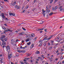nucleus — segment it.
I'll return each instance as SVG.
<instances>
[{
    "label": "nucleus",
    "instance_id": "nucleus-1",
    "mask_svg": "<svg viewBox=\"0 0 64 64\" xmlns=\"http://www.w3.org/2000/svg\"><path fill=\"white\" fill-rule=\"evenodd\" d=\"M4 14L3 13H2L0 14V16H1L3 18V19H5V16H4Z\"/></svg>",
    "mask_w": 64,
    "mask_h": 64
},
{
    "label": "nucleus",
    "instance_id": "nucleus-2",
    "mask_svg": "<svg viewBox=\"0 0 64 64\" xmlns=\"http://www.w3.org/2000/svg\"><path fill=\"white\" fill-rule=\"evenodd\" d=\"M15 7L16 9H17V10H18V9H19L20 8V6H19L17 5L15 6Z\"/></svg>",
    "mask_w": 64,
    "mask_h": 64
},
{
    "label": "nucleus",
    "instance_id": "nucleus-3",
    "mask_svg": "<svg viewBox=\"0 0 64 64\" xmlns=\"http://www.w3.org/2000/svg\"><path fill=\"white\" fill-rule=\"evenodd\" d=\"M43 14V16L44 17L45 16V15H46L47 17L48 16V15H49V14L47 12L45 14Z\"/></svg>",
    "mask_w": 64,
    "mask_h": 64
},
{
    "label": "nucleus",
    "instance_id": "nucleus-4",
    "mask_svg": "<svg viewBox=\"0 0 64 64\" xmlns=\"http://www.w3.org/2000/svg\"><path fill=\"white\" fill-rule=\"evenodd\" d=\"M9 14L10 16L11 15H12V16H15V14L13 13H12L11 12H10Z\"/></svg>",
    "mask_w": 64,
    "mask_h": 64
},
{
    "label": "nucleus",
    "instance_id": "nucleus-5",
    "mask_svg": "<svg viewBox=\"0 0 64 64\" xmlns=\"http://www.w3.org/2000/svg\"><path fill=\"white\" fill-rule=\"evenodd\" d=\"M7 51H8V50H10V46H7V47L6 48Z\"/></svg>",
    "mask_w": 64,
    "mask_h": 64
},
{
    "label": "nucleus",
    "instance_id": "nucleus-6",
    "mask_svg": "<svg viewBox=\"0 0 64 64\" xmlns=\"http://www.w3.org/2000/svg\"><path fill=\"white\" fill-rule=\"evenodd\" d=\"M2 37H1L0 38V39L1 40V39H3L4 38H5V36L4 35H3L2 36Z\"/></svg>",
    "mask_w": 64,
    "mask_h": 64
},
{
    "label": "nucleus",
    "instance_id": "nucleus-7",
    "mask_svg": "<svg viewBox=\"0 0 64 64\" xmlns=\"http://www.w3.org/2000/svg\"><path fill=\"white\" fill-rule=\"evenodd\" d=\"M46 12H49L50 11V10L49 9V8H46Z\"/></svg>",
    "mask_w": 64,
    "mask_h": 64
},
{
    "label": "nucleus",
    "instance_id": "nucleus-8",
    "mask_svg": "<svg viewBox=\"0 0 64 64\" xmlns=\"http://www.w3.org/2000/svg\"><path fill=\"white\" fill-rule=\"evenodd\" d=\"M62 6H61L58 8V9H60V11H62V9H63V8H62Z\"/></svg>",
    "mask_w": 64,
    "mask_h": 64
},
{
    "label": "nucleus",
    "instance_id": "nucleus-9",
    "mask_svg": "<svg viewBox=\"0 0 64 64\" xmlns=\"http://www.w3.org/2000/svg\"><path fill=\"white\" fill-rule=\"evenodd\" d=\"M13 42H14V40H13V39H12L11 40V44L13 45Z\"/></svg>",
    "mask_w": 64,
    "mask_h": 64
},
{
    "label": "nucleus",
    "instance_id": "nucleus-10",
    "mask_svg": "<svg viewBox=\"0 0 64 64\" xmlns=\"http://www.w3.org/2000/svg\"><path fill=\"white\" fill-rule=\"evenodd\" d=\"M16 2H15L12 4V6H15V5L16 4Z\"/></svg>",
    "mask_w": 64,
    "mask_h": 64
},
{
    "label": "nucleus",
    "instance_id": "nucleus-11",
    "mask_svg": "<svg viewBox=\"0 0 64 64\" xmlns=\"http://www.w3.org/2000/svg\"><path fill=\"white\" fill-rule=\"evenodd\" d=\"M11 55H12L11 54L8 55V59H10V58H11Z\"/></svg>",
    "mask_w": 64,
    "mask_h": 64
},
{
    "label": "nucleus",
    "instance_id": "nucleus-12",
    "mask_svg": "<svg viewBox=\"0 0 64 64\" xmlns=\"http://www.w3.org/2000/svg\"><path fill=\"white\" fill-rule=\"evenodd\" d=\"M53 36H51L50 37H49V38L47 39V40H50L51 39L52 37H53Z\"/></svg>",
    "mask_w": 64,
    "mask_h": 64
},
{
    "label": "nucleus",
    "instance_id": "nucleus-13",
    "mask_svg": "<svg viewBox=\"0 0 64 64\" xmlns=\"http://www.w3.org/2000/svg\"><path fill=\"white\" fill-rule=\"evenodd\" d=\"M5 44H6V42H5V41L2 42V45H5Z\"/></svg>",
    "mask_w": 64,
    "mask_h": 64
},
{
    "label": "nucleus",
    "instance_id": "nucleus-14",
    "mask_svg": "<svg viewBox=\"0 0 64 64\" xmlns=\"http://www.w3.org/2000/svg\"><path fill=\"white\" fill-rule=\"evenodd\" d=\"M39 53H40L39 51H37L36 52V54H39Z\"/></svg>",
    "mask_w": 64,
    "mask_h": 64
},
{
    "label": "nucleus",
    "instance_id": "nucleus-15",
    "mask_svg": "<svg viewBox=\"0 0 64 64\" xmlns=\"http://www.w3.org/2000/svg\"><path fill=\"white\" fill-rule=\"evenodd\" d=\"M6 30L7 31V32H8V31H11V30L9 29V28L6 29Z\"/></svg>",
    "mask_w": 64,
    "mask_h": 64
},
{
    "label": "nucleus",
    "instance_id": "nucleus-16",
    "mask_svg": "<svg viewBox=\"0 0 64 64\" xmlns=\"http://www.w3.org/2000/svg\"><path fill=\"white\" fill-rule=\"evenodd\" d=\"M47 37H48V36L45 37V38H44L42 40V41H44V40H46V38H47Z\"/></svg>",
    "mask_w": 64,
    "mask_h": 64
},
{
    "label": "nucleus",
    "instance_id": "nucleus-17",
    "mask_svg": "<svg viewBox=\"0 0 64 64\" xmlns=\"http://www.w3.org/2000/svg\"><path fill=\"white\" fill-rule=\"evenodd\" d=\"M7 39H8V38H7V37L6 38H4V41H6Z\"/></svg>",
    "mask_w": 64,
    "mask_h": 64
},
{
    "label": "nucleus",
    "instance_id": "nucleus-18",
    "mask_svg": "<svg viewBox=\"0 0 64 64\" xmlns=\"http://www.w3.org/2000/svg\"><path fill=\"white\" fill-rule=\"evenodd\" d=\"M29 41V38H28L26 40V42H28V41Z\"/></svg>",
    "mask_w": 64,
    "mask_h": 64
},
{
    "label": "nucleus",
    "instance_id": "nucleus-19",
    "mask_svg": "<svg viewBox=\"0 0 64 64\" xmlns=\"http://www.w3.org/2000/svg\"><path fill=\"white\" fill-rule=\"evenodd\" d=\"M2 28L3 29H4V30H6V29L5 28L4 26H3L2 27Z\"/></svg>",
    "mask_w": 64,
    "mask_h": 64
},
{
    "label": "nucleus",
    "instance_id": "nucleus-20",
    "mask_svg": "<svg viewBox=\"0 0 64 64\" xmlns=\"http://www.w3.org/2000/svg\"><path fill=\"white\" fill-rule=\"evenodd\" d=\"M42 11L44 13L45 12H46V10H44V9H42Z\"/></svg>",
    "mask_w": 64,
    "mask_h": 64
},
{
    "label": "nucleus",
    "instance_id": "nucleus-21",
    "mask_svg": "<svg viewBox=\"0 0 64 64\" xmlns=\"http://www.w3.org/2000/svg\"><path fill=\"white\" fill-rule=\"evenodd\" d=\"M53 14V12H51L50 13V14H49V15H52V14Z\"/></svg>",
    "mask_w": 64,
    "mask_h": 64
},
{
    "label": "nucleus",
    "instance_id": "nucleus-22",
    "mask_svg": "<svg viewBox=\"0 0 64 64\" xmlns=\"http://www.w3.org/2000/svg\"><path fill=\"white\" fill-rule=\"evenodd\" d=\"M30 55H31V54H26V56H30Z\"/></svg>",
    "mask_w": 64,
    "mask_h": 64
},
{
    "label": "nucleus",
    "instance_id": "nucleus-23",
    "mask_svg": "<svg viewBox=\"0 0 64 64\" xmlns=\"http://www.w3.org/2000/svg\"><path fill=\"white\" fill-rule=\"evenodd\" d=\"M27 44L28 45H30V44H31V42H29Z\"/></svg>",
    "mask_w": 64,
    "mask_h": 64
},
{
    "label": "nucleus",
    "instance_id": "nucleus-24",
    "mask_svg": "<svg viewBox=\"0 0 64 64\" xmlns=\"http://www.w3.org/2000/svg\"><path fill=\"white\" fill-rule=\"evenodd\" d=\"M54 10H57V6H56L54 8Z\"/></svg>",
    "mask_w": 64,
    "mask_h": 64
},
{
    "label": "nucleus",
    "instance_id": "nucleus-25",
    "mask_svg": "<svg viewBox=\"0 0 64 64\" xmlns=\"http://www.w3.org/2000/svg\"><path fill=\"white\" fill-rule=\"evenodd\" d=\"M18 52L19 53H21V52H22V50H18Z\"/></svg>",
    "mask_w": 64,
    "mask_h": 64
},
{
    "label": "nucleus",
    "instance_id": "nucleus-26",
    "mask_svg": "<svg viewBox=\"0 0 64 64\" xmlns=\"http://www.w3.org/2000/svg\"><path fill=\"white\" fill-rule=\"evenodd\" d=\"M36 30L37 31H39L40 30V29L39 28H36Z\"/></svg>",
    "mask_w": 64,
    "mask_h": 64
},
{
    "label": "nucleus",
    "instance_id": "nucleus-27",
    "mask_svg": "<svg viewBox=\"0 0 64 64\" xmlns=\"http://www.w3.org/2000/svg\"><path fill=\"white\" fill-rule=\"evenodd\" d=\"M11 64H14V63H13L12 62H11ZM14 64H17V62H16V63Z\"/></svg>",
    "mask_w": 64,
    "mask_h": 64
},
{
    "label": "nucleus",
    "instance_id": "nucleus-28",
    "mask_svg": "<svg viewBox=\"0 0 64 64\" xmlns=\"http://www.w3.org/2000/svg\"><path fill=\"white\" fill-rule=\"evenodd\" d=\"M52 47H50L49 48H48V50H50V49H52Z\"/></svg>",
    "mask_w": 64,
    "mask_h": 64
},
{
    "label": "nucleus",
    "instance_id": "nucleus-29",
    "mask_svg": "<svg viewBox=\"0 0 64 64\" xmlns=\"http://www.w3.org/2000/svg\"><path fill=\"white\" fill-rule=\"evenodd\" d=\"M21 64H25L24 63L22 62V61H21L20 62Z\"/></svg>",
    "mask_w": 64,
    "mask_h": 64
},
{
    "label": "nucleus",
    "instance_id": "nucleus-30",
    "mask_svg": "<svg viewBox=\"0 0 64 64\" xmlns=\"http://www.w3.org/2000/svg\"><path fill=\"white\" fill-rule=\"evenodd\" d=\"M42 43H40V44L39 46H40V47H41V46H42Z\"/></svg>",
    "mask_w": 64,
    "mask_h": 64
},
{
    "label": "nucleus",
    "instance_id": "nucleus-31",
    "mask_svg": "<svg viewBox=\"0 0 64 64\" xmlns=\"http://www.w3.org/2000/svg\"><path fill=\"white\" fill-rule=\"evenodd\" d=\"M22 29L24 30V31H26V29L24 28H22Z\"/></svg>",
    "mask_w": 64,
    "mask_h": 64
},
{
    "label": "nucleus",
    "instance_id": "nucleus-32",
    "mask_svg": "<svg viewBox=\"0 0 64 64\" xmlns=\"http://www.w3.org/2000/svg\"><path fill=\"white\" fill-rule=\"evenodd\" d=\"M6 32H7V30H4V33H6Z\"/></svg>",
    "mask_w": 64,
    "mask_h": 64
},
{
    "label": "nucleus",
    "instance_id": "nucleus-33",
    "mask_svg": "<svg viewBox=\"0 0 64 64\" xmlns=\"http://www.w3.org/2000/svg\"><path fill=\"white\" fill-rule=\"evenodd\" d=\"M52 10H53V11H54V10H55L54 8V7H52Z\"/></svg>",
    "mask_w": 64,
    "mask_h": 64
},
{
    "label": "nucleus",
    "instance_id": "nucleus-34",
    "mask_svg": "<svg viewBox=\"0 0 64 64\" xmlns=\"http://www.w3.org/2000/svg\"><path fill=\"white\" fill-rule=\"evenodd\" d=\"M44 29L43 28H42L41 29H40V31H42V30H43Z\"/></svg>",
    "mask_w": 64,
    "mask_h": 64
},
{
    "label": "nucleus",
    "instance_id": "nucleus-35",
    "mask_svg": "<svg viewBox=\"0 0 64 64\" xmlns=\"http://www.w3.org/2000/svg\"><path fill=\"white\" fill-rule=\"evenodd\" d=\"M35 35H34V34H32V37H35Z\"/></svg>",
    "mask_w": 64,
    "mask_h": 64
},
{
    "label": "nucleus",
    "instance_id": "nucleus-36",
    "mask_svg": "<svg viewBox=\"0 0 64 64\" xmlns=\"http://www.w3.org/2000/svg\"><path fill=\"white\" fill-rule=\"evenodd\" d=\"M27 37H28V36H30V37H31V36H30V35H28V36H26Z\"/></svg>",
    "mask_w": 64,
    "mask_h": 64
},
{
    "label": "nucleus",
    "instance_id": "nucleus-37",
    "mask_svg": "<svg viewBox=\"0 0 64 64\" xmlns=\"http://www.w3.org/2000/svg\"><path fill=\"white\" fill-rule=\"evenodd\" d=\"M46 43H44V46H46Z\"/></svg>",
    "mask_w": 64,
    "mask_h": 64
},
{
    "label": "nucleus",
    "instance_id": "nucleus-38",
    "mask_svg": "<svg viewBox=\"0 0 64 64\" xmlns=\"http://www.w3.org/2000/svg\"><path fill=\"white\" fill-rule=\"evenodd\" d=\"M36 39H37V38H36V37L35 38H34V40H35V41L36 40Z\"/></svg>",
    "mask_w": 64,
    "mask_h": 64
},
{
    "label": "nucleus",
    "instance_id": "nucleus-39",
    "mask_svg": "<svg viewBox=\"0 0 64 64\" xmlns=\"http://www.w3.org/2000/svg\"><path fill=\"white\" fill-rule=\"evenodd\" d=\"M39 42L40 43H40H41L42 44V40H40H40H39Z\"/></svg>",
    "mask_w": 64,
    "mask_h": 64
},
{
    "label": "nucleus",
    "instance_id": "nucleus-40",
    "mask_svg": "<svg viewBox=\"0 0 64 64\" xmlns=\"http://www.w3.org/2000/svg\"><path fill=\"white\" fill-rule=\"evenodd\" d=\"M53 0H51L50 2V3H52V2H53Z\"/></svg>",
    "mask_w": 64,
    "mask_h": 64
},
{
    "label": "nucleus",
    "instance_id": "nucleus-41",
    "mask_svg": "<svg viewBox=\"0 0 64 64\" xmlns=\"http://www.w3.org/2000/svg\"><path fill=\"white\" fill-rule=\"evenodd\" d=\"M47 39H46V40H46V42H48V41L49 40H47Z\"/></svg>",
    "mask_w": 64,
    "mask_h": 64
},
{
    "label": "nucleus",
    "instance_id": "nucleus-42",
    "mask_svg": "<svg viewBox=\"0 0 64 64\" xmlns=\"http://www.w3.org/2000/svg\"><path fill=\"white\" fill-rule=\"evenodd\" d=\"M25 59H26V60H28V59H30V58H25Z\"/></svg>",
    "mask_w": 64,
    "mask_h": 64
},
{
    "label": "nucleus",
    "instance_id": "nucleus-43",
    "mask_svg": "<svg viewBox=\"0 0 64 64\" xmlns=\"http://www.w3.org/2000/svg\"><path fill=\"white\" fill-rule=\"evenodd\" d=\"M6 20V21H8L9 20L7 18H5Z\"/></svg>",
    "mask_w": 64,
    "mask_h": 64
},
{
    "label": "nucleus",
    "instance_id": "nucleus-44",
    "mask_svg": "<svg viewBox=\"0 0 64 64\" xmlns=\"http://www.w3.org/2000/svg\"><path fill=\"white\" fill-rule=\"evenodd\" d=\"M47 30V29H45L44 30L45 31V32H47V30Z\"/></svg>",
    "mask_w": 64,
    "mask_h": 64
},
{
    "label": "nucleus",
    "instance_id": "nucleus-45",
    "mask_svg": "<svg viewBox=\"0 0 64 64\" xmlns=\"http://www.w3.org/2000/svg\"><path fill=\"white\" fill-rule=\"evenodd\" d=\"M22 35H23L24 34V32H22V33H21Z\"/></svg>",
    "mask_w": 64,
    "mask_h": 64
},
{
    "label": "nucleus",
    "instance_id": "nucleus-46",
    "mask_svg": "<svg viewBox=\"0 0 64 64\" xmlns=\"http://www.w3.org/2000/svg\"><path fill=\"white\" fill-rule=\"evenodd\" d=\"M1 42H0V45L2 46V47H3V46H2V45H1Z\"/></svg>",
    "mask_w": 64,
    "mask_h": 64
},
{
    "label": "nucleus",
    "instance_id": "nucleus-47",
    "mask_svg": "<svg viewBox=\"0 0 64 64\" xmlns=\"http://www.w3.org/2000/svg\"><path fill=\"white\" fill-rule=\"evenodd\" d=\"M28 8V6H27L26 7V9H27Z\"/></svg>",
    "mask_w": 64,
    "mask_h": 64
},
{
    "label": "nucleus",
    "instance_id": "nucleus-48",
    "mask_svg": "<svg viewBox=\"0 0 64 64\" xmlns=\"http://www.w3.org/2000/svg\"><path fill=\"white\" fill-rule=\"evenodd\" d=\"M43 22H44L42 21V22H40V24H42Z\"/></svg>",
    "mask_w": 64,
    "mask_h": 64
},
{
    "label": "nucleus",
    "instance_id": "nucleus-49",
    "mask_svg": "<svg viewBox=\"0 0 64 64\" xmlns=\"http://www.w3.org/2000/svg\"><path fill=\"white\" fill-rule=\"evenodd\" d=\"M20 48H21V49H23V47H22V46H20Z\"/></svg>",
    "mask_w": 64,
    "mask_h": 64
},
{
    "label": "nucleus",
    "instance_id": "nucleus-50",
    "mask_svg": "<svg viewBox=\"0 0 64 64\" xmlns=\"http://www.w3.org/2000/svg\"><path fill=\"white\" fill-rule=\"evenodd\" d=\"M1 40H2V42H4V40H2V39H1Z\"/></svg>",
    "mask_w": 64,
    "mask_h": 64
},
{
    "label": "nucleus",
    "instance_id": "nucleus-51",
    "mask_svg": "<svg viewBox=\"0 0 64 64\" xmlns=\"http://www.w3.org/2000/svg\"><path fill=\"white\" fill-rule=\"evenodd\" d=\"M25 52V51H24L23 50H22L21 52Z\"/></svg>",
    "mask_w": 64,
    "mask_h": 64
},
{
    "label": "nucleus",
    "instance_id": "nucleus-52",
    "mask_svg": "<svg viewBox=\"0 0 64 64\" xmlns=\"http://www.w3.org/2000/svg\"><path fill=\"white\" fill-rule=\"evenodd\" d=\"M51 42H52V43H53V42H54V41H53V40H52Z\"/></svg>",
    "mask_w": 64,
    "mask_h": 64
},
{
    "label": "nucleus",
    "instance_id": "nucleus-53",
    "mask_svg": "<svg viewBox=\"0 0 64 64\" xmlns=\"http://www.w3.org/2000/svg\"><path fill=\"white\" fill-rule=\"evenodd\" d=\"M24 63H25L26 64H28V63L26 62H25Z\"/></svg>",
    "mask_w": 64,
    "mask_h": 64
},
{
    "label": "nucleus",
    "instance_id": "nucleus-54",
    "mask_svg": "<svg viewBox=\"0 0 64 64\" xmlns=\"http://www.w3.org/2000/svg\"><path fill=\"white\" fill-rule=\"evenodd\" d=\"M35 8H33V9H32V11H34V10H35Z\"/></svg>",
    "mask_w": 64,
    "mask_h": 64
},
{
    "label": "nucleus",
    "instance_id": "nucleus-55",
    "mask_svg": "<svg viewBox=\"0 0 64 64\" xmlns=\"http://www.w3.org/2000/svg\"><path fill=\"white\" fill-rule=\"evenodd\" d=\"M4 25H5V26H7V24H4Z\"/></svg>",
    "mask_w": 64,
    "mask_h": 64
},
{
    "label": "nucleus",
    "instance_id": "nucleus-56",
    "mask_svg": "<svg viewBox=\"0 0 64 64\" xmlns=\"http://www.w3.org/2000/svg\"><path fill=\"white\" fill-rule=\"evenodd\" d=\"M48 45H50V43H48Z\"/></svg>",
    "mask_w": 64,
    "mask_h": 64
},
{
    "label": "nucleus",
    "instance_id": "nucleus-57",
    "mask_svg": "<svg viewBox=\"0 0 64 64\" xmlns=\"http://www.w3.org/2000/svg\"><path fill=\"white\" fill-rule=\"evenodd\" d=\"M32 47H33L34 46V44H32Z\"/></svg>",
    "mask_w": 64,
    "mask_h": 64
},
{
    "label": "nucleus",
    "instance_id": "nucleus-58",
    "mask_svg": "<svg viewBox=\"0 0 64 64\" xmlns=\"http://www.w3.org/2000/svg\"><path fill=\"white\" fill-rule=\"evenodd\" d=\"M63 57H62V56H61V58H60V59H61L62 58V59H61L62 60V59H63Z\"/></svg>",
    "mask_w": 64,
    "mask_h": 64
},
{
    "label": "nucleus",
    "instance_id": "nucleus-59",
    "mask_svg": "<svg viewBox=\"0 0 64 64\" xmlns=\"http://www.w3.org/2000/svg\"><path fill=\"white\" fill-rule=\"evenodd\" d=\"M36 2V0H34V3H35V2Z\"/></svg>",
    "mask_w": 64,
    "mask_h": 64
},
{
    "label": "nucleus",
    "instance_id": "nucleus-60",
    "mask_svg": "<svg viewBox=\"0 0 64 64\" xmlns=\"http://www.w3.org/2000/svg\"><path fill=\"white\" fill-rule=\"evenodd\" d=\"M42 32H43V31H40V33H42Z\"/></svg>",
    "mask_w": 64,
    "mask_h": 64
},
{
    "label": "nucleus",
    "instance_id": "nucleus-61",
    "mask_svg": "<svg viewBox=\"0 0 64 64\" xmlns=\"http://www.w3.org/2000/svg\"><path fill=\"white\" fill-rule=\"evenodd\" d=\"M24 40H22V43H24Z\"/></svg>",
    "mask_w": 64,
    "mask_h": 64
},
{
    "label": "nucleus",
    "instance_id": "nucleus-62",
    "mask_svg": "<svg viewBox=\"0 0 64 64\" xmlns=\"http://www.w3.org/2000/svg\"><path fill=\"white\" fill-rule=\"evenodd\" d=\"M25 10H24L23 11V13H24V12H25Z\"/></svg>",
    "mask_w": 64,
    "mask_h": 64
},
{
    "label": "nucleus",
    "instance_id": "nucleus-63",
    "mask_svg": "<svg viewBox=\"0 0 64 64\" xmlns=\"http://www.w3.org/2000/svg\"><path fill=\"white\" fill-rule=\"evenodd\" d=\"M58 43L56 44V45L57 46V45H58Z\"/></svg>",
    "mask_w": 64,
    "mask_h": 64
},
{
    "label": "nucleus",
    "instance_id": "nucleus-64",
    "mask_svg": "<svg viewBox=\"0 0 64 64\" xmlns=\"http://www.w3.org/2000/svg\"><path fill=\"white\" fill-rule=\"evenodd\" d=\"M62 63H64V60H63L62 61Z\"/></svg>",
    "mask_w": 64,
    "mask_h": 64
}]
</instances>
